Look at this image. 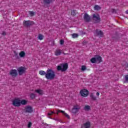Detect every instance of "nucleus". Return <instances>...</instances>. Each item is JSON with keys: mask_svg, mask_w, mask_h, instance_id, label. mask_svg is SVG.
Instances as JSON below:
<instances>
[{"mask_svg": "<svg viewBox=\"0 0 128 128\" xmlns=\"http://www.w3.org/2000/svg\"><path fill=\"white\" fill-rule=\"evenodd\" d=\"M124 79H125L126 82L128 83V75H126L124 76Z\"/></svg>", "mask_w": 128, "mask_h": 128, "instance_id": "72a5a7b5", "label": "nucleus"}, {"mask_svg": "<svg viewBox=\"0 0 128 128\" xmlns=\"http://www.w3.org/2000/svg\"><path fill=\"white\" fill-rule=\"evenodd\" d=\"M126 14H128V10H126Z\"/></svg>", "mask_w": 128, "mask_h": 128, "instance_id": "37998d69", "label": "nucleus"}, {"mask_svg": "<svg viewBox=\"0 0 128 128\" xmlns=\"http://www.w3.org/2000/svg\"><path fill=\"white\" fill-rule=\"evenodd\" d=\"M35 92H37V94H38L40 96H42L44 94V91L42 90H36Z\"/></svg>", "mask_w": 128, "mask_h": 128, "instance_id": "2eb2a0df", "label": "nucleus"}, {"mask_svg": "<svg viewBox=\"0 0 128 128\" xmlns=\"http://www.w3.org/2000/svg\"><path fill=\"white\" fill-rule=\"evenodd\" d=\"M9 74L12 76V78H16L18 76V70L16 69H12L10 71Z\"/></svg>", "mask_w": 128, "mask_h": 128, "instance_id": "39448f33", "label": "nucleus"}, {"mask_svg": "<svg viewBox=\"0 0 128 128\" xmlns=\"http://www.w3.org/2000/svg\"><path fill=\"white\" fill-rule=\"evenodd\" d=\"M72 38H76L78 36V34H72Z\"/></svg>", "mask_w": 128, "mask_h": 128, "instance_id": "a878e982", "label": "nucleus"}, {"mask_svg": "<svg viewBox=\"0 0 128 128\" xmlns=\"http://www.w3.org/2000/svg\"><path fill=\"white\" fill-rule=\"evenodd\" d=\"M80 110V106L78 105H76L74 106V108H72V112L73 114H76L78 112V110Z\"/></svg>", "mask_w": 128, "mask_h": 128, "instance_id": "9d476101", "label": "nucleus"}, {"mask_svg": "<svg viewBox=\"0 0 128 128\" xmlns=\"http://www.w3.org/2000/svg\"><path fill=\"white\" fill-rule=\"evenodd\" d=\"M90 97L91 98L92 100H96V97L94 95L93 93L90 94Z\"/></svg>", "mask_w": 128, "mask_h": 128, "instance_id": "aec40b11", "label": "nucleus"}, {"mask_svg": "<svg viewBox=\"0 0 128 128\" xmlns=\"http://www.w3.org/2000/svg\"><path fill=\"white\" fill-rule=\"evenodd\" d=\"M64 44V40H60V44L62 45Z\"/></svg>", "mask_w": 128, "mask_h": 128, "instance_id": "c9c22d12", "label": "nucleus"}, {"mask_svg": "<svg viewBox=\"0 0 128 128\" xmlns=\"http://www.w3.org/2000/svg\"><path fill=\"white\" fill-rule=\"evenodd\" d=\"M34 22L30 20H24L23 22V26L26 28H30L32 26H34Z\"/></svg>", "mask_w": 128, "mask_h": 128, "instance_id": "20e7f679", "label": "nucleus"}, {"mask_svg": "<svg viewBox=\"0 0 128 128\" xmlns=\"http://www.w3.org/2000/svg\"><path fill=\"white\" fill-rule=\"evenodd\" d=\"M39 74H40V76H46V72L44 70H40L39 72Z\"/></svg>", "mask_w": 128, "mask_h": 128, "instance_id": "b1692460", "label": "nucleus"}, {"mask_svg": "<svg viewBox=\"0 0 128 128\" xmlns=\"http://www.w3.org/2000/svg\"><path fill=\"white\" fill-rule=\"evenodd\" d=\"M127 67L128 68V64H127Z\"/></svg>", "mask_w": 128, "mask_h": 128, "instance_id": "a18cd8bd", "label": "nucleus"}, {"mask_svg": "<svg viewBox=\"0 0 128 128\" xmlns=\"http://www.w3.org/2000/svg\"><path fill=\"white\" fill-rule=\"evenodd\" d=\"M96 58V62H98V64H100V62H102V56L100 55H96L95 56Z\"/></svg>", "mask_w": 128, "mask_h": 128, "instance_id": "ddd939ff", "label": "nucleus"}, {"mask_svg": "<svg viewBox=\"0 0 128 128\" xmlns=\"http://www.w3.org/2000/svg\"><path fill=\"white\" fill-rule=\"evenodd\" d=\"M122 32V28H118L116 29V32Z\"/></svg>", "mask_w": 128, "mask_h": 128, "instance_id": "2f4dec72", "label": "nucleus"}, {"mask_svg": "<svg viewBox=\"0 0 128 128\" xmlns=\"http://www.w3.org/2000/svg\"><path fill=\"white\" fill-rule=\"evenodd\" d=\"M84 20L86 22H90V16L86 13L84 14Z\"/></svg>", "mask_w": 128, "mask_h": 128, "instance_id": "9b49d317", "label": "nucleus"}, {"mask_svg": "<svg viewBox=\"0 0 128 128\" xmlns=\"http://www.w3.org/2000/svg\"><path fill=\"white\" fill-rule=\"evenodd\" d=\"M58 112H62V114H66V112H64V111L62 110H58V112H57V114H58Z\"/></svg>", "mask_w": 128, "mask_h": 128, "instance_id": "7c9ffc66", "label": "nucleus"}, {"mask_svg": "<svg viewBox=\"0 0 128 128\" xmlns=\"http://www.w3.org/2000/svg\"><path fill=\"white\" fill-rule=\"evenodd\" d=\"M54 54L56 56H60V54H62V50H60V49L56 50L54 52Z\"/></svg>", "mask_w": 128, "mask_h": 128, "instance_id": "4468645a", "label": "nucleus"}, {"mask_svg": "<svg viewBox=\"0 0 128 128\" xmlns=\"http://www.w3.org/2000/svg\"><path fill=\"white\" fill-rule=\"evenodd\" d=\"M90 62L92 64H96V56H95V58H92L90 59Z\"/></svg>", "mask_w": 128, "mask_h": 128, "instance_id": "412c9836", "label": "nucleus"}, {"mask_svg": "<svg viewBox=\"0 0 128 128\" xmlns=\"http://www.w3.org/2000/svg\"><path fill=\"white\" fill-rule=\"evenodd\" d=\"M64 115L66 116L68 118H70V115L68 114L64 113Z\"/></svg>", "mask_w": 128, "mask_h": 128, "instance_id": "ea45409f", "label": "nucleus"}, {"mask_svg": "<svg viewBox=\"0 0 128 128\" xmlns=\"http://www.w3.org/2000/svg\"><path fill=\"white\" fill-rule=\"evenodd\" d=\"M72 16H74L76 14V10H73L71 12Z\"/></svg>", "mask_w": 128, "mask_h": 128, "instance_id": "bb28decb", "label": "nucleus"}, {"mask_svg": "<svg viewBox=\"0 0 128 128\" xmlns=\"http://www.w3.org/2000/svg\"><path fill=\"white\" fill-rule=\"evenodd\" d=\"M92 18L95 24H98L100 22V15L98 14L96 16V14H94L92 15Z\"/></svg>", "mask_w": 128, "mask_h": 128, "instance_id": "0eeeda50", "label": "nucleus"}, {"mask_svg": "<svg viewBox=\"0 0 128 128\" xmlns=\"http://www.w3.org/2000/svg\"><path fill=\"white\" fill-rule=\"evenodd\" d=\"M19 56L20 58H24V56H26V52L24 51H22L19 53Z\"/></svg>", "mask_w": 128, "mask_h": 128, "instance_id": "dca6fc26", "label": "nucleus"}, {"mask_svg": "<svg viewBox=\"0 0 128 128\" xmlns=\"http://www.w3.org/2000/svg\"><path fill=\"white\" fill-rule=\"evenodd\" d=\"M82 44H84V46H86V44H88V42L86 41V40H84L83 41V42H82Z\"/></svg>", "mask_w": 128, "mask_h": 128, "instance_id": "e433bc0d", "label": "nucleus"}, {"mask_svg": "<svg viewBox=\"0 0 128 128\" xmlns=\"http://www.w3.org/2000/svg\"><path fill=\"white\" fill-rule=\"evenodd\" d=\"M54 114V112H51L48 113V116H52V114Z\"/></svg>", "mask_w": 128, "mask_h": 128, "instance_id": "4c0bfd02", "label": "nucleus"}, {"mask_svg": "<svg viewBox=\"0 0 128 128\" xmlns=\"http://www.w3.org/2000/svg\"><path fill=\"white\" fill-rule=\"evenodd\" d=\"M96 32H102V30H100V29H96Z\"/></svg>", "mask_w": 128, "mask_h": 128, "instance_id": "58836bf2", "label": "nucleus"}, {"mask_svg": "<svg viewBox=\"0 0 128 128\" xmlns=\"http://www.w3.org/2000/svg\"><path fill=\"white\" fill-rule=\"evenodd\" d=\"M96 34L99 38H102L104 36V33L102 32H97Z\"/></svg>", "mask_w": 128, "mask_h": 128, "instance_id": "4be33fe9", "label": "nucleus"}, {"mask_svg": "<svg viewBox=\"0 0 128 128\" xmlns=\"http://www.w3.org/2000/svg\"><path fill=\"white\" fill-rule=\"evenodd\" d=\"M29 14L30 16H34V12L33 11H30Z\"/></svg>", "mask_w": 128, "mask_h": 128, "instance_id": "c756f323", "label": "nucleus"}, {"mask_svg": "<svg viewBox=\"0 0 128 128\" xmlns=\"http://www.w3.org/2000/svg\"><path fill=\"white\" fill-rule=\"evenodd\" d=\"M64 54L66 55V53H64Z\"/></svg>", "mask_w": 128, "mask_h": 128, "instance_id": "c03bdc74", "label": "nucleus"}, {"mask_svg": "<svg viewBox=\"0 0 128 128\" xmlns=\"http://www.w3.org/2000/svg\"><path fill=\"white\" fill-rule=\"evenodd\" d=\"M86 70V66H82L81 68V70H82V72H84Z\"/></svg>", "mask_w": 128, "mask_h": 128, "instance_id": "c85d7f7f", "label": "nucleus"}, {"mask_svg": "<svg viewBox=\"0 0 128 128\" xmlns=\"http://www.w3.org/2000/svg\"><path fill=\"white\" fill-rule=\"evenodd\" d=\"M45 78L49 80H52L56 78V72L52 69H48L45 75Z\"/></svg>", "mask_w": 128, "mask_h": 128, "instance_id": "f257e3e1", "label": "nucleus"}, {"mask_svg": "<svg viewBox=\"0 0 128 128\" xmlns=\"http://www.w3.org/2000/svg\"><path fill=\"white\" fill-rule=\"evenodd\" d=\"M30 98L32 100H34L35 98H36V94H34V93H32L30 94Z\"/></svg>", "mask_w": 128, "mask_h": 128, "instance_id": "393cba45", "label": "nucleus"}, {"mask_svg": "<svg viewBox=\"0 0 128 128\" xmlns=\"http://www.w3.org/2000/svg\"><path fill=\"white\" fill-rule=\"evenodd\" d=\"M28 104V101L26 100H20V104H22L23 106H24Z\"/></svg>", "mask_w": 128, "mask_h": 128, "instance_id": "a211bd4d", "label": "nucleus"}, {"mask_svg": "<svg viewBox=\"0 0 128 128\" xmlns=\"http://www.w3.org/2000/svg\"><path fill=\"white\" fill-rule=\"evenodd\" d=\"M68 68V64L67 63L62 64L60 66H57V70L62 72H66Z\"/></svg>", "mask_w": 128, "mask_h": 128, "instance_id": "f03ea898", "label": "nucleus"}, {"mask_svg": "<svg viewBox=\"0 0 128 128\" xmlns=\"http://www.w3.org/2000/svg\"><path fill=\"white\" fill-rule=\"evenodd\" d=\"M24 112L25 114H32L34 112V109L32 108V106H25Z\"/></svg>", "mask_w": 128, "mask_h": 128, "instance_id": "7ed1b4c3", "label": "nucleus"}, {"mask_svg": "<svg viewBox=\"0 0 128 128\" xmlns=\"http://www.w3.org/2000/svg\"><path fill=\"white\" fill-rule=\"evenodd\" d=\"M96 96H100V92H97L96 93Z\"/></svg>", "mask_w": 128, "mask_h": 128, "instance_id": "79ce46f5", "label": "nucleus"}, {"mask_svg": "<svg viewBox=\"0 0 128 128\" xmlns=\"http://www.w3.org/2000/svg\"><path fill=\"white\" fill-rule=\"evenodd\" d=\"M6 32H2V36H6Z\"/></svg>", "mask_w": 128, "mask_h": 128, "instance_id": "a19ab883", "label": "nucleus"}, {"mask_svg": "<svg viewBox=\"0 0 128 128\" xmlns=\"http://www.w3.org/2000/svg\"><path fill=\"white\" fill-rule=\"evenodd\" d=\"M80 94L82 96L86 98L88 96V90L86 89H83L80 91Z\"/></svg>", "mask_w": 128, "mask_h": 128, "instance_id": "6e6552de", "label": "nucleus"}, {"mask_svg": "<svg viewBox=\"0 0 128 128\" xmlns=\"http://www.w3.org/2000/svg\"><path fill=\"white\" fill-rule=\"evenodd\" d=\"M32 122H29L28 123V128H32Z\"/></svg>", "mask_w": 128, "mask_h": 128, "instance_id": "473e14b6", "label": "nucleus"}, {"mask_svg": "<svg viewBox=\"0 0 128 128\" xmlns=\"http://www.w3.org/2000/svg\"><path fill=\"white\" fill-rule=\"evenodd\" d=\"M111 12H112V14H116V9H112Z\"/></svg>", "mask_w": 128, "mask_h": 128, "instance_id": "f704fd0d", "label": "nucleus"}, {"mask_svg": "<svg viewBox=\"0 0 128 128\" xmlns=\"http://www.w3.org/2000/svg\"><path fill=\"white\" fill-rule=\"evenodd\" d=\"M82 128H90V122H87L85 123H84L81 126Z\"/></svg>", "mask_w": 128, "mask_h": 128, "instance_id": "f8f14e48", "label": "nucleus"}, {"mask_svg": "<svg viewBox=\"0 0 128 128\" xmlns=\"http://www.w3.org/2000/svg\"><path fill=\"white\" fill-rule=\"evenodd\" d=\"M90 109V106H86L84 108V110H89Z\"/></svg>", "mask_w": 128, "mask_h": 128, "instance_id": "cd10ccee", "label": "nucleus"}, {"mask_svg": "<svg viewBox=\"0 0 128 128\" xmlns=\"http://www.w3.org/2000/svg\"><path fill=\"white\" fill-rule=\"evenodd\" d=\"M12 104L14 106H20V100L16 98L12 101Z\"/></svg>", "mask_w": 128, "mask_h": 128, "instance_id": "1a4fd4ad", "label": "nucleus"}, {"mask_svg": "<svg viewBox=\"0 0 128 128\" xmlns=\"http://www.w3.org/2000/svg\"><path fill=\"white\" fill-rule=\"evenodd\" d=\"M100 6H98V5H95L94 6V10H100Z\"/></svg>", "mask_w": 128, "mask_h": 128, "instance_id": "5701e85b", "label": "nucleus"}, {"mask_svg": "<svg viewBox=\"0 0 128 128\" xmlns=\"http://www.w3.org/2000/svg\"><path fill=\"white\" fill-rule=\"evenodd\" d=\"M43 2L46 4H50V2H52V0H43Z\"/></svg>", "mask_w": 128, "mask_h": 128, "instance_id": "f3484780", "label": "nucleus"}, {"mask_svg": "<svg viewBox=\"0 0 128 128\" xmlns=\"http://www.w3.org/2000/svg\"><path fill=\"white\" fill-rule=\"evenodd\" d=\"M44 36L42 34H39L38 36V38L40 40H44Z\"/></svg>", "mask_w": 128, "mask_h": 128, "instance_id": "6ab92c4d", "label": "nucleus"}, {"mask_svg": "<svg viewBox=\"0 0 128 128\" xmlns=\"http://www.w3.org/2000/svg\"><path fill=\"white\" fill-rule=\"evenodd\" d=\"M17 70H18V72L19 76H22L24 74L26 73V68L24 66L19 67Z\"/></svg>", "mask_w": 128, "mask_h": 128, "instance_id": "423d86ee", "label": "nucleus"}]
</instances>
